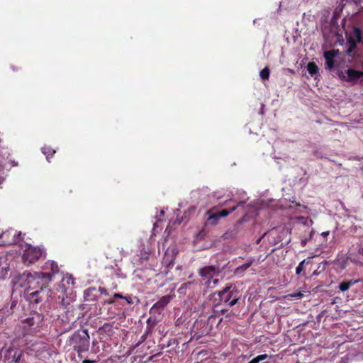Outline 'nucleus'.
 <instances>
[{
	"instance_id": "nucleus-1",
	"label": "nucleus",
	"mask_w": 363,
	"mask_h": 363,
	"mask_svg": "<svg viewBox=\"0 0 363 363\" xmlns=\"http://www.w3.org/2000/svg\"><path fill=\"white\" fill-rule=\"evenodd\" d=\"M70 344L78 352L86 351L89 346V336L87 330L75 333L70 338Z\"/></svg>"
},
{
	"instance_id": "nucleus-2",
	"label": "nucleus",
	"mask_w": 363,
	"mask_h": 363,
	"mask_svg": "<svg viewBox=\"0 0 363 363\" xmlns=\"http://www.w3.org/2000/svg\"><path fill=\"white\" fill-rule=\"evenodd\" d=\"M43 255L42 250L38 247L28 246L23 253V261L25 263L31 264L38 260Z\"/></svg>"
},
{
	"instance_id": "nucleus-3",
	"label": "nucleus",
	"mask_w": 363,
	"mask_h": 363,
	"mask_svg": "<svg viewBox=\"0 0 363 363\" xmlns=\"http://www.w3.org/2000/svg\"><path fill=\"white\" fill-rule=\"evenodd\" d=\"M35 281H36V284L39 285L42 289L50 281V275L48 273L40 272H34L33 274H30L28 277V282L30 284H32Z\"/></svg>"
},
{
	"instance_id": "nucleus-4",
	"label": "nucleus",
	"mask_w": 363,
	"mask_h": 363,
	"mask_svg": "<svg viewBox=\"0 0 363 363\" xmlns=\"http://www.w3.org/2000/svg\"><path fill=\"white\" fill-rule=\"evenodd\" d=\"M339 54L338 50H330L324 52L325 65L328 69L331 70L335 67L334 58Z\"/></svg>"
},
{
	"instance_id": "nucleus-5",
	"label": "nucleus",
	"mask_w": 363,
	"mask_h": 363,
	"mask_svg": "<svg viewBox=\"0 0 363 363\" xmlns=\"http://www.w3.org/2000/svg\"><path fill=\"white\" fill-rule=\"evenodd\" d=\"M74 284V279L71 274L65 275L62 279L60 286L62 292L67 294L68 291L72 289Z\"/></svg>"
},
{
	"instance_id": "nucleus-6",
	"label": "nucleus",
	"mask_w": 363,
	"mask_h": 363,
	"mask_svg": "<svg viewBox=\"0 0 363 363\" xmlns=\"http://www.w3.org/2000/svg\"><path fill=\"white\" fill-rule=\"evenodd\" d=\"M217 273L215 267H207L200 270V275L207 280L208 286H211V281H210Z\"/></svg>"
},
{
	"instance_id": "nucleus-7",
	"label": "nucleus",
	"mask_w": 363,
	"mask_h": 363,
	"mask_svg": "<svg viewBox=\"0 0 363 363\" xmlns=\"http://www.w3.org/2000/svg\"><path fill=\"white\" fill-rule=\"evenodd\" d=\"M308 73L313 77L318 73L319 68L314 62H310L306 66Z\"/></svg>"
},
{
	"instance_id": "nucleus-8",
	"label": "nucleus",
	"mask_w": 363,
	"mask_h": 363,
	"mask_svg": "<svg viewBox=\"0 0 363 363\" xmlns=\"http://www.w3.org/2000/svg\"><path fill=\"white\" fill-rule=\"evenodd\" d=\"M347 75L350 80H357L362 76V73L352 69H349L347 70Z\"/></svg>"
},
{
	"instance_id": "nucleus-9",
	"label": "nucleus",
	"mask_w": 363,
	"mask_h": 363,
	"mask_svg": "<svg viewBox=\"0 0 363 363\" xmlns=\"http://www.w3.org/2000/svg\"><path fill=\"white\" fill-rule=\"evenodd\" d=\"M357 282H358V280H354V281L350 280L348 281L342 282L339 285V289H340V291L345 292V291H347L352 285H353Z\"/></svg>"
},
{
	"instance_id": "nucleus-10",
	"label": "nucleus",
	"mask_w": 363,
	"mask_h": 363,
	"mask_svg": "<svg viewBox=\"0 0 363 363\" xmlns=\"http://www.w3.org/2000/svg\"><path fill=\"white\" fill-rule=\"evenodd\" d=\"M347 44L348 48L347 49V52L348 54H351L357 48L356 40L354 39V38L350 36L349 38L347 39Z\"/></svg>"
},
{
	"instance_id": "nucleus-11",
	"label": "nucleus",
	"mask_w": 363,
	"mask_h": 363,
	"mask_svg": "<svg viewBox=\"0 0 363 363\" xmlns=\"http://www.w3.org/2000/svg\"><path fill=\"white\" fill-rule=\"evenodd\" d=\"M169 300H170V297L169 296H164L160 300H159L156 303H155L154 307L163 308L169 302Z\"/></svg>"
},
{
	"instance_id": "nucleus-12",
	"label": "nucleus",
	"mask_w": 363,
	"mask_h": 363,
	"mask_svg": "<svg viewBox=\"0 0 363 363\" xmlns=\"http://www.w3.org/2000/svg\"><path fill=\"white\" fill-rule=\"evenodd\" d=\"M270 70L268 67H264L259 72V76L262 80L268 79L269 77Z\"/></svg>"
},
{
	"instance_id": "nucleus-13",
	"label": "nucleus",
	"mask_w": 363,
	"mask_h": 363,
	"mask_svg": "<svg viewBox=\"0 0 363 363\" xmlns=\"http://www.w3.org/2000/svg\"><path fill=\"white\" fill-rule=\"evenodd\" d=\"M354 35L356 38L357 42L360 43L362 40V30L359 28H354Z\"/></svg>"
},
{
	"instance_id": "nucleus-14",
	"label": "nucleus",
	"mask_w": 363,
	"mask_h": 363,
	"mask_svg": "<svg viewBox=\"0 0 363 363\" xmlns=\"http://www.w3.org/2000/svg\"><path fill=\"white\" fill-rule=\"evenodd\" d=\"M267 355L266 354H260V355H258L256 357L253 358L248 363H259V362L263 361L265 359H267Z\"/></svg>"
},
{
	"instance_id": "nucleus-15",
	"label": "nucleus",
	"mask_w": 363,
	"mask_h": 363,
	"mask_svg": "<svg viewBox=\"0 0 363 363\" xmlns=\"http://www.w3.org/2000/svg\"><path fill=\"white\" fill-rule=\"evenodd\" d=\"M249 267H250V264H243L241 267H239L235 269V274L237 275H240V274H242Z\"/></svg>"
},
{
	"instance_id": "nucleus-16",
	"label": "nucleus",
	"mask_w": 363,
	"mask_h": 363,
	"mask_svg": "<svg viewBox=\"0 0 363 363\" xmlns=\"http://www.w3.org/2000/svg\"><path fill=\"white\" fill-rule=\"evenodd\" d=\"M237 207L238 206H234L230 211H228V210L221 211L220 213H218L219 218H223V217H226L227 216H228L230 214V213L234 211L237 208Z\"/></svg>"
},
{
	"instance_id": "nucleus-17",
	"label": "nucleus",
	"mask_w": 363,
	"mask_h": 363,
	"mask_svg": "<svg viewBox=\"0 0 363 363\" xmlns=\"http://www.w3.org/2000/svg\"><path fill=\"white\" fill-rule=\"evenodd\" d=\"M219 219L218 213H214L210 215L208 217L209 220H212V223L216 225L217 223L218 220Z\"/></svg>"
},
{
	"instance_id": "nucleus-18",
	"label": "nucleus",
	"mask_w": 363,
	"mask_h": 363,
	"mask_svg": "<svg viewBox=\"0 0 363 363\" xmlns=\"http://www.w3.org/2000/svg\"><path fill=\"white\" fill-rule=\"evenodd\" d=\"M206 230H205L204 229H202L201 230H200V231L197 233V235H196V238L197 240H202V239H203V238L206 237Z\"/></svg>"
},
{
	"instance_id": "nucleus-19",
	"label": "nucleus",
	"mask_w": 363,
	"mask_h": 363,
	"mask_svg": "<svg viewBox=\"0 0 363 363\" xmlns=\"http://www.w3.org/2000/svg\"><path fill=\"white\" fill-rule=\"evenodd\" d=\"M304 262H305V260H303L302 262H301L299 263V264L298 265V267H296V274H301V272L303 271Z\"/></svg>"
},
{
	"instance_id": "nucleus-20",
	"label": "nucleus",
	"mask_w": 363,
	"mask_h": 363,
	"mask_svg": "<svg viewBox=\"0 0 363 363\" xmlns=\"http://www.w3.org/2000/svg\"><path fill=\"white\" fill-rule=\"evenodd\" d=\"M43 152L44 154H48V155L51 154V155H53L55 152V150H52L50 148L44 147V148H43Z\"/></svg>"
},
{
	"instance_id": "nucleus-21",
	"label": "nucleus",
	"mask_w": 363,
	"mask_h": 363,
	"mask_svg": "<svg viewBox=\"0 0 363 363\" xmlns=\"http://www.w3.org/2000/svg\"><path fill=\"white\" fill-rule=\"evenodd\" d=\"M230 286L225 287L222 291L219 293L220 298L230 289Z\"/></svg>"
},
{
	"instance_id": "nucleus-22",
	"label": "nucleus",
	"mask_w": 363,
	"mask_h": 363,
	"mask_svg": "<svg viewBox=\"0 0 363 363\" xmlns=\"http://www.w3.org/2000/svg\"><path fill=\"white\" fill-rule=\"evenodd\" d=\"M51 266H52V270L53 273L57 272V271H58L57 265L54 263H52Z\"/></svg>"
},
{
	"instance_id": "nucleus-23",
	"label": "nucleus",
	"mask_w": 363,
	"mask_h": 363,
	"mask_svg": "<svg viewBox=\"0 0 363 363\" xmlns=\"http://www.w3.org/2000/svg\"><path fill=\"white\" fill-rule=\"evenodd\" d=\"M238 301V298H234L233 300H232L231 301L229 302V306H234L235 304L237 303Z\"/></svg>"
},
{
	"instance_id": "nucleus-24",
	"label": "nucleus",
	"mask_w": 363,
	"mask_h": 363,
	"mask_svg": "<svg viewBox=\"0 0 363 363\" xmlns=\"http://www.w3.org/2000/svg\"><path fill=\"white\" fill-rule=\"evenodd\" d=\"M218 282V280L217 279H215L212 281L211 282V287H213L215 286Z\"/></svg>"
},
{
	"instance_id": "nucleus-25",
	"label": "nucleus",
	"mask_w": 363,
	"mask_h": 363,
	"mask_svg": "<svg viewBox=\"0 0 363 363\" xmlns=\"http://www.w3.org/2000/svg\"><path fill=\"white\" fill-rule=\"evenodd\" d=\"M306 243H307V239H303L301 240V245L303 246H305L306 245Z\"/></svg>"
},
{
	"instance_id": "nucleus-26",
	"label": "nucleus",
	"mask_w": 363,
	"mask_h": 363,
	"mask_svg": "<svg viewBox=\"0 0 363 363\" xmlns=\"http://www.w3.org/2000/svg\"><path fill=\"white\" fill-rule=\"evenodd\" d=\"M328 235H329V231H325V232H323V233H322V235H323V237H326V236H328Z\"/></svg>"
},
{
	"instance_id": "nucleus-27",
	"label": "nucleus",
	"mask_w": 363,
	"mask_h": 363,
	"mask_svg": "<svg viewBox=\"0 0 363 363\" xmlns=\"http://www.w3.org/2000/svg\"><path fill=\"white\" fill-rule=\"evenodd\" d=\"M94 361H91V360H89V359H84L82 363H93Z\"/></svg>"
},
{
	"instance_id": "nucleus-28",
	"label": "nucleus",
	"mask_w": 363,
	"mask_h": 363,
	"mask_svg": "<svg viewBox=\"0 0 363 363\" xmlns=\"http://www.w3.org/2000/svg\"><path fill=\"white\" fill-rule=\"evenodd\" d=\"M291 296L292 297H296V296L301 297V296H302V294L299 293L297 294L291 295Z\"/></svg>"
},
{
	"instance_id": "nucleus-29",
	"label": "nucleus",
	"mask_w": 363,
	"mask_h": 363,
	"mask_svg": "<svg viewBox=\"0 0 363 363\" xmlns=\"http://www.w3.org/2000/svg\"><path fill=\"white\" fill-rule=\"evenodd\" d=\"M115 296L118 297V298H122V296L120 294H116Z\"/></svg>"
},
{
	"instance_id": "nucleus-30",
	"label": "nucleus",
	"mask_w": 363,
	"mask_h": 363,
	"mask_svg": "<svg viewBox=\"0 0 363 363\" xmlns=\"http://www.w3.org/2000/svg\"><path fill=\"white\" fill-rule=\"evenodd\" d=\"M341 268H342V269H344V268H345V265H342V266L341 267Z\"/></svg>"
},
{
	"instance_id": "nucleus-31",
	"label": "nucleus",
	"mask_w": 363,
	"mask_h": 363,
	"mask_svg": "<svg viewBox=\"0 0 363 363\" xmlns=\"http://www.w3.org/2000/svg\"><path fill=\"white\" fill-rule=\"evenodd\" d=\"M360 2H361V3H363V0H360Z\"/></svg>"
}]
</instances>
